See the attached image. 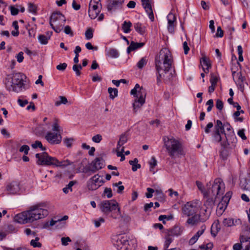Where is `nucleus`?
I'll use <instances>...</instances> for the list:
<instances>
[{"mask_svg": "<svg viewBox=\"0 0 250 250\" xmlns=\"http://www.w3.org/2000/svg\"><path fill=\"white\" fill-rule=\"evenodd\" d=\"M155 68L157 71V83L161 82V80L170 81L173 76L174 70L172 73L171 69L174 68L173 57L168 49H162L155 60Z\"/></svg>", "mask_w": 250, "mask_h": 250, "instance_id": "obj_1", "label": "nucleus"}, {"mask_svg": "<svg viewBox=\"0 0 250 250\" xmlns=\"http://www.w3.org/2000/svg\"><path fill=\"white\" fill-rule=\"evenodd\" d=\"M225 188V184L222 180L220 178H216L214 180L211 188H209L206 192L204 193V198H206L204 206L206 207L204 210L206 214L205 215H202V222H205L208 219L216 199L224 194Z\"/></svg>", "mask_w": 250, "mask_h": 250, "instance_id": "obj_2", "label": "nucleus"}, {"mask_svg": "<svg viewBox=\"0 0 250 250\" xmlns=\"http://www.w3.org/2000/svg\"><path fill=\"white\" fill-rule=\"evenodd\" d=\"M46 203H38L29 208V210L15 215L14 220L20 224L32 223L46 217L49 214Z\"/></svg>", "mask_w": 250, "mask_h": 250, "instance_id": "obj_3", "label": "nucleus"}, {"mask_svg": "<svg viewBox=\"0 0 250 250\" xmlns=\"http://www.w3.org/2000/svg\"><path fill=\"white\" fill-rule=\"evenodd\" d=\"M26 80V76L21 73L13 74L12 77L8 76L4 82L5 88L9 92H20L28 88Z\"/></svg>", "mask_w": 250, "mask_h": 250, "instance_id": "obj_4", "label": "nucleus"}, {"mask_svg": "<svg viewBox=\"0 0 250 250\" xmlns=\"http://www.w3.org/2000/svg\"><path fill=\"white\" fill-rule=\"evenodd\" d=\"M100 208L104 215L110 214V217L113 219H119L122 216L120 208L115 200L103 201L100 205Z\"/></svg>", "mask_w": 250, "mask_h": 250, "instance_id": "obj_5", "label": "nucleus"}, {"mask_svg": "<svg viewBox=\"0 0 250 250\" xmlns=\"http://www.w3.org/2000/svg\"><path fill=\"white\" fill-rule=\"evenodd\" d=\"M163 141L164 146L171 157L174 158L176 156L185 155L183 146L179 140L173 137L169 138L165 136L163 137Z\"/></svg>", "mask_w": 250, "mask_h": 250, "instance_id": "obj_6", "label": "nucleus"}, {"mask_svg": "<svg viewBox=\"0 0 250 250\" xmlns=\"http://www.w3.org/2000/svg\"><path fill=\"white\" fill-rule=\"evenodd\" d=\"M130 94L135 97L133 108L134 112H136L145 103L146 91L145 89L140 87V85L137 83L131 90Z\"/></svg>", "mask_w": 250, "mask_h": 250, "instance_id": "obj_7", "label": "nucleus"}, {"mask_svg": "<svg viewBox=\"0 0 250 250\" xmlns=\"http://www.w3.org/2000/svg\"><path fill=\"white\" fill-rule=\"evenodd\" d=\"M65 18L60 12L53 13L50 18V24L56 32L60 33L65 23Z\"/></svg>", "mask_w": 250, "mask_h": 250, "instance_id": "obj_8", "label": "nucleus"}, {"mask_svg": "<svg viewBox=\"0 0 250 250\" xmlns=\"http://www.w3.org/2000/svg\"><path fill=\"white\" fill-rule=\"evenodd\" d=\"M112 244L119 250H130V244L129 238L125 235H113L111 237Z\"/></svg>", "mask_w": 250, "mask_h": 250, "instance_id": "obj_9", "label": "nucleus"}, {"mask_svg": "<svg viewBox=\"0 0 250 250\" xmlns=\"http://www.w3.org/2000/svg\"><path fill=\"white\" fill-rule=\"evenodd\" d=\"M201 202L199 200H193L187 202L182 208L183 213L187 216L193 215L201 209Z\"/></svg>", "mask_w": 250, "mask_h": 250, "instance_id": "obj_10", "label": "nucleus"}, {"mask_svg": "<svg viewBox=\"0 0 250 250\" xmlns=\"http://www.w3.org/2000/svg\"><path fill=\"white\" fill-rule=\"evenodd\" d=\"M37 164L41 166H52L54 157L50 156L46 152L37 153L35 155Z\"/></svg>", "mask_w": 250, "mask_h": 250, "instance_id": "obj_11", "label": "nucleus"}, {"mask_svg": "<svg viewBox=\"0 0 250 250\" xmlns=\"http://www.w3.org/2000/svg\"><path fill=\"white\" fill-rule=\"evenodd\" d=\"M46 141L51 145H58L61 143L62 137L60 133L48 131L44 137Z\"/></svg>", "mask_w": 250, "mask_h": 250, "instance_id": "obj_12", "label": "nucleus"}, {"mask_svg": "<svg viewBox=\"0 0 250 250\" xmlns=\"http://www.w3.org/2000/svg\"><path fill=\"white\" fill-rule=\"evenodd\" d=\"M232 192L231 191L227 192L225 195L222 198L221 201L217 205V210L220 211L221 213L223 212L227 208L229 201L231 197Z\"/></svg>", "mask_w": 250, "mask_h": 250, "instance_id": "obj_13", "label": "nucleus"}, {"mask_svg": "<svg viewBox=\"0 0 250 250\" xmlns=\"http://www.w3.org/2000/svg\"><path fill=\"white\" fill-rule=\"evenodd\" d=\"M98 2L91 0L89 4L88 14L92 19H95L100 12L98 6Z\"/></svg>", "mask_w": 250, "mask_h": 250, "instance_id": "obj_14", "label": "nucleus"}, {"mask_svg": "<svg viewBox=\"0 0 250 250\" xmlns=\"http://www.w3.org/2000/svg\"><path fill=\"white\" fill-rule=\"evenodd\" d=\"M21 190L20 184L18 182L13 181L9 183L6 188V191L8 194H19Z\"/></svg>", "mask_w": 250, "mask_h": 250, "instance_id": "obj_15", "label": "nucleus"}, {"mask_svg": "<svg viewBox=\"0 0 250 250\" xmlns=\"http://www.w3.org/2000/svg\"><path fill=\"white\" fill-rule=\"evenodd\" d=\"M104 166V162L102 158H96L91 164L89 170L92 173L102 169Z\"/></svg>", "mask_w": 250, "mask_h": 250, "instance_id": "obj_16", "label": "nucleus"}, {"mask_svg": "<svg viewBox=\"0 0 250 250\" xmlns=\"http://www.w3.org/2000/svg\"><path fill=\"white\" fill-rule=\"evenodd\" d=\"M167 19L168 21L167 30L170 33L173 34L176 25V17L173 14L170 13L167 16Z\"/></svg>", "mask_w": 250, "mask_h": 250, "instance_id": "obj_17", "label": "nucleus"}, {"mask_svg": "<svg viewBox=\"0 0 250 250\" xmlns=\"http://www.w3.org/2000/svg\"><path fill=\"white\" fill-rule=\"evenodd\" d=\"M142 5L151 21L154 20V17L149 0H141Z\"/></svg>", "mask_w": 250, "mask_h": 250, "instance_id": "obj_18", "label": "nucleus"}, {"mask_svg": "<svg viewBox=\"0 0 250 250\" xmlns=\"http://www.w3.org/2000/svg\"><path fill=\"white\" fill-rule=\"evenodd\" d=\"M122 2L118 0H109L107 4V9L108 11L116 10L117 8L120 7Z\"/></svg>", "mask_w": 250, "mask_h": 250, "instance_id": "obj_19", "label": "nucleus"}, {"mask_svg": "<svg viewBox=\"0 0 250 250\" xmlns=\"http://www.w3.org/2000/svg\"><path fill=\"white\" fill-rule=\"evenodd\" d=\"M183 229H184L182 227L178 226H175L169 230L167 234L172 236L173 237L174 236H178L182 234Z\"/></svg>", "mask_w": 250, "mask_h": 250, "instance_id": "obj_20", "label": "nucleus"}, {"mask_svg": "<svg viewBox=\"0 0 250 250\" xmlns=\"http://www.w3.org/2000/svg\"><path fill=\"white\" fill-rule=\"evenodd\" d=\"M72 164L68 159L59 161L56 158L54 157L52 166L56 167H65Z\"/></svg>", "mask_w": 250, "mask_h": 250, "instance_id": "obj_21", "label": "nucleus"}, {"mask_svg": "<svg viewBox=\"0 0 250 250\" xmlns=\"http://www.w3.org/2000/svg\"><path fill=\"white\" fill-rule=\"evenodd\" d=\"M95 178H96V176H93L87 183V187L89 190H95L99 188V185L96 183Z\"/></svg>", "mask_w": 250, "mask_h": 250, "instance_id": "obj_22", "label": "nucleus"}, {"mask_svg": "<svg viewBox=\"0 0 250 250\" xmlns=\"http://www.w3.org/2000/svg\"><path fill=\"white\" fill-rule=\"evenodd\" d=\"M202 215V214L197 215L196 214H194L193 215H191V217L188 218V219L187 220V223L188 224L190 225L191 226L195 225L199 221H202V220H201Z\"/></svg>", "mask_w": 250, "mask_h": 250, "instance_id": "obj_23", "label": "nucleus"}, {"mask_svg": "<svg viewBox=\"0 0 250 250\" xmlns=\"http://www.w3.org/2000/svg\"><path fill=\"white\" fill-rule=\"evenodd\" d=\"M164 242L163 245V250H168L170 244L173 242L174 238L172 236L168 234L167 233L165 235L164 237Z\"/></svg>", "mask_w": 250, "mask_h": 250, "instance_id": "obj_24", "label": "nucleus"}, {"mask_svg": "<svg viewBox=\"0 0 250 250\" xmlns=\"http://www.w3.org/2000/svg\"><path fill=\"white\" fill-rule=\"evenodd\" d=\"M144 45V43L143 42H135L132 41L131 42L130 45L127 47V51L129 53L132 51L143 47Z\"/></svg>", "mask_w": 250, "mask_h": 250, "instance_id": "obj_25", "label": "nucleus"}, {"mask_svg": "<svg viewBox=\"0 0 250 250\" xmlns=\"http://www.w3.org/2000/svg\"><path fill=\"white\" fill-rule=\"evenodd\" d=\"M240 222V219L236 220L234 222V220L230 218H225L223 221V225L228 227H231L234 225H235L236 224Z\"/></svg>", "mask_w": 250, "mask_h": 250, "instance_id": "obj_26", "label": "nucleus"}, {"mask_svg": "<svg viewBox=\"0 0 250 250\" xmlns=\"http://www.w3.org/2000/svg\"><path fill=\"white\" fill-rule=\"evenodd\" d=\"M105 54L107 56L110 58H116L119 56L118 50L115 48H109L105 50Z\"/></svg>", "mask_w": 250, "mask_h": 250, "instance_id": "obj_27", "label": "nucleus"}, {"mask_svg": "<svg viewBox=\"0 0 250 250\" xmlns=\"http://www.w3.org/2000/svg\"><path fill=\"white\" fill-rule=\"evenodd\" d=\"M134 27L136 31L141 35H144L146 32V27L141 23H134Z\"/></svg>", "mask_w": 250, "mask_h": 250, "instance_id": "obj_28", "label": "nucleus"}, {"mask_svg": "<svg viewBox=\"0 0 250 250\" xmlns=\"http://www.w3.org/2000/svg\"><path fill=\"white\" fill-rule=\"evenodd\" d=\"M214 132L221 133L226 135L224 130V126L222 122L220 120H217L215 125V130Z\"/></svg>", "mask_w": 250, "mask_h": 250, "instance_id": "obj_29", "label": "nucleus"}, {"mask_svg": "<svg viewBox=\"0 0 250 250\" xmlns=\"http://www.w3.org/2000/svg\"><path fill=\"white\" fill-rule=\"evenodd\" d=\"M201 63L205 73H208L209 68L210 67V64L208 59L205 57L203 58L202 60L201 61Z\"/></svg>", "mask_w": 250, "mask_h": 250, "instance_id": "obj_30", "label": "nucleus"}, {"mask_svg": "<svg viewBox=\"0 0 250 250\" xmlns=\"http://www.w3.org/2000/svg\"><path fill=\"white\" fill-rule=\"evenodd\" d=\"M231 70L233 79L235 82H237L238 80H245V77L242 76L240 71L236 72L233 70V68H231Z\"/></svg>", "mask_w": 250, "mask_h": 250, "instance_id": "obj_31", "label": "nucleus"}, {"mask_svg": "<svg viewBox=\"0 0 250 250\" xmlns=\"http://www.w3.org/2000/svg\"><path fill=\"white\" fill-rule=\"evenodd\" d=\"M132 23L130 21H125L122 24V29L124 33H128L130 32V27L132 26Z\"/></svg>", "mask_w": 250, "mask_h": 250, "instance_id": "obj_32", "label": "nucleus"}, {"mask_svg": "<svg viewBox=\"0 0 250 250\" xmlns=\"http://www.w3.org/2000/svg\"><path fill=\"white\" fill-rule=\"evenodd\" d=\"M220 228L219 223L218 221L214 222L212 225L211 228V234L213 235L214 236L216 235L217 232L220 230Z\"/></svg>", "mask_w": 250, "mask_h": 250, "instance_id": "obj_33", "label": "nucleus"}, {"mask_svg": "<svg viewBox=\"0 0 250 250\" xmlns=\"http://www.w3.org/2000/svg\"><path fill=\"white\" fill-rule=\"evenodd\" d=\"M77 183L76 181H71L69 182L68 185L66 186L65 187L63 188L62 190L64 193L67 194L69 192V191H72V187Z\"/></svg>", "mask_w": 250, "mask_h": 250, "instance_id": "obj_34", "label": "nucleus"}, {"mask_svg": "<svg viewBox=\"0 0 250 250\" xmlns=\"http://www.w3.org/2000/svg\"><path fill=\"white\" fill-rule=\"evenodd\" d=\"M138 162V159L135 158L133 160H130L129 161V163L132 167V170L133 171H136L138 168H140L141 165L137 164Z\"/></svg>", "mask_w": 250, "mask_h": 250, "instance_id": "obj_35", "label": "nucleus"}, {"mask_svg": "<svg viewBox=\"0 0 250 250\" xmlns=\"http://www.w3.org/2000/svg\"><path fill=\"white\" fill-rule=\"evenodd\" d=\"M28 11L30 13H32L34 15L37 14V6L33 3H29L28 5Z\"/></svg>", "mask_w": 250, "mask_h": 250, "instance_id": "obj_36", "label": "nucleus"}, {"mask_svg": "<svg viewBox=\"0 0 250 250\" xmlns=\"http://www.w3.org/2000/svg\"><path fill=\"white\" fill-rule=\"evenodd\" d=\"M108 92L109 94V97L111 99H114L115 97L118 96V90L116 88L109 87Z\"/></svg>", "mask_w": 250, "mask_h": 250, "instance_id": "obj_37", "label": "nucleus"}, {"mask_svg": "<svg viewBox=\"0 0 250 250\" xmlns=\"http://www.w3.org/2000/svg\"><path fill=\"white\" fill-rule=\"evenodd\" d=\"M45 129L43 127V125H39L34 129L35 133L38 135H41L44 133Z\"/></svg>", "mask_w": 250, "mask_h": 250, "instance_id": "obj_38", "label": "nucleus"}, {"mask_svg": "<svg viewBox=\"0 0 250 250\" xmlns=\"http://www.w3.org/2000/svg\"><path fill=\"white\" fill-rule=\"evenodd\" d=\"M157 160L155 157H152L150 162H149V164L150 166V171L154 173L155 172L153 170L154 167L157 165Z\"/></svg>", "mask_w": 250, "mask_h": 250, "instance_id": "obj_39", "label": "nucleus"}, {"mask_svg": "<svg viewBox=\"0 0 250 250\" xmlns=\"http://www.w3.org/2000/svg\"><path fill=\"white\" fill-rule=\"evenodd\" d=\"M82 66L81 64H74L73 65L72 69L75 72L77 76H80L81 75V70Z\"/></svg>", "mask_w": 250, "mask_h": 250, "instance_id": "obj_40", "label": "nucleus"}, {"mask_svg": "<svg viewBox=\"0 0 250 250\" xmlns=\"http://www.w3.org/2000/svg\"><path fill=\"white\" fill-rule=\"evenodd\" d=\"M49 39L50 37H47L44 35H40L38 37V40L39 42L42 44H47Z\"/></svg>", "mask_w": 250, "mask_h": 250, "instance_id": "obj_41", "label": "nucleus"}, {"mask_svg": "<svg viewBox=\"0 0 250 250\" xmlns=\"http://www.w3.org/2000/svg\"><path fill=\"white\" fill-rule=\"evenodd\" d=\"M60 101H56L55 103V105L56 106H58L62 104H65L67 103V100L66 97L64 96H60Z\"/></svg>", "mask_w": 250, "mask_h": 250, "instance_id": "obj_42", "label": "nucleus"}, {"mask_svg": "<svg viewBox=\"0 0 250 250\" xmlns=\"http://www.w3.org/2000/svg\"><path fill=\"white\" fill-rule=\"evenodd\" d=\"M147 59L146 57L142 58L137 63V66L139 69H142L146 64Z\"/></svg>", "mask_w": 250, "mask_h": 250, "instance_id": "obj_43", "label": "nucleus"}, {"mask_svg": "<svg viewBox=\"0 0 250 250\" xmlns=\"http://www.w3.org/2000/svg\"><path fill=\"white\" fill-rule=\"evenodd\" d=\"M85 37L87 40L91 39L93 37V30L91 28H88L85 31Z\"/></svg>", "mask_w": 250, "mask_h": 250, "instance_id": "obj_44", "label": "nucleus"}, {"mask_svg": "<svg viewBox=\"0 0 250 250\" xmlns=\"http://www.w3.org/2000/svg\"><path fill=\"white\" fill-rule=\"evenodd\" d=\"M173 218L171 215H161L159 217V220L162 221L163 224H166L165 220H170L172 219Z\"/></svg>", "mask_w": 250, "mask_h": 250, "instance_id": "obj_45", "label": "nucleus"}, {"mask_svg": "<svg viewBox=\"0 0 250 250\" xmlns=\"http://www.w3.org/2000/svg\"><path fill=\"white\" fill-rule=\"evenodd\" d=\"M32 147L34 148H37L38 147L40 148L42 150H45V148L43 146L42 143L41 141H36L34 144L31 145Z\"/></svg>", "mask_w": 250, "mask_h": 250, "instance_id": "obj_46", "label": "nucleus"}, {"mask_svg": "<svg viewBox=\"0 0 250 250\" xmlns=\"http://www.w3.org/2000/svg\"><path fill=\"white\" fill-rule=\"evenodd\" d=\"M244 81L245 80H238L237 82H235L236 84H237L238 89L242 92H244V89H245V85H244Z\"/></svg>", "mask_w": 250, "mask_h": 250, "instance_id": "obj_47", "label": "nucleus"}, {"mask_svg": "<svg viewBox=\"0 0 250 250\" xmlns=\"http://www.w3.org/2000/svg\"><path fill=\"white\" fill-rule=\"evenodd\" d=\"M127 141V136L125 135L121 136L118 141V146H123Z\"/></svg>", "mask_w": 250, "mask_h": 250, "instance_id": "obj_48", "label": "nucleus"}, {"mask_svg": "<svg viewBox=\"0 0 250 250\" xmlns=\"http://www.w3.org/2000/svg\"><path fill=\"white\" fill-rule=\"evenodd\" d=\"M53 132L60 133V126L58 123V121L56 120L52 125Z\"/></svg>", "mask_w": 250, "mask_h": 250, "instance_id": "obj_49", "label": "nucleus"}, {"mask_svg": "<svg viewBox=\"0 0 250 250\" xmlns=\"http://www.w3.org/2000/svg\"><path fill=\"white\" fill-rule=\"evenodd\" d=\"M39 238L38 237H36L35 240H32L30 242V244L33 247H41L42 245L39 242Z\"/></svg>", "mask_w": 250, "mask_h": 250, "instance_id": "obj_50", "label": "nucleus"}, {"mask_svg": "<svg viewBox=\"0 0 250 250\" xmlns=\"http://www.w3.org/2000/svg\"><path fill=\"white\" fill-rule=\"evenodd\" d=\"M29 149H30V148L28 146L24 145L20 147L19 151L21 152H23L25 155H27L28 153Z\"/></svg>", "mask_w": 250, "mask_h": 250, "instance_id": "obj_51", "label": "nucleus"}, {"mask_svg": "<svg viewBox=\"0 0 250 250\" xmlns=\"http://www.w3.org/2000/svg\"><path fill=\"white\" fill-rule=\"evenodd\" d=\"M94 176H96V178H95V179L96 181V183H97L98 185H99V188L103 184L104 181L103 178L101 177V176H100L99 174H96Z\"/></svg>", "mask_w": 250, "mask_h": 250, "instance_id": "obj_52", "label": "nucleus"}, {"mask_svg": "<svg viewBox=\"0 0 250 250\" xmlns=\"http://www.w3.org/2000/svg\"><path fill=\"white\" fill-rule=\"evenodd\" d=\"M221 133L213 132V140L215 142H220L221 141L222 137L221 136Z\"/></svg>", "mask_w": 250, "mask_h": 250, "instance_id": "obj_53", "label": "nucleus"}, {"mask_svg": "<svg viewBox=\"0 0 250 250\" xmlns=\"http://www.w3.org/2000/svg\"><path fill=\"white\" fill-rule=\"evenodd\" d=\"M102 140V136L100 134H97L94 135L92 138L93 142L96 143H99Z\"/></svg>", "mask_w": 250, "mask_h": 250, "instance_id": "obj_54", "label": "nucleus"}, {"mask_svg": "<svg viewBox=\"0 0 250 250\" xmlns=\"http://www.w3.org/2000/svg\"><path fill=\"white\" fill-rule=\"evenodd\" d=\"M215 106H216V107L218 110H222L223 108V106H224V104L221 100L217 99L216 101Z\"/></svg>", "mask_w": 250, "mask_h": 250, "instance_id": "obj_55", "label": "nucleus"}, {"mask_svg": "<svg viewBox=\"0 0 250 250\" xmlns=\"http://www.w3.org/2000/svg\"><path fill=\"white\" fill-rule=\"evenodd\" d=\"M206 105H208L207 110V112H209L211 110V109L213 106V100L210 99L206 103Z\"/></svg>", "mask_w": 250, "mask_h": 250, "instance_id": "obj_56", "label": "nucleus"}, {"mask_svg": "<svg viewBox=\"0 0 250 250\" xmlns=\"http://www.w3.org/2000/svg\"><path fill=\"white\" fill-rule=\"evenodd\" d=\"M73 142V139L72 138H64L63 140V142L65 145L67 147H70L72 145V144Z\"/></svg>", "mask_w": 250, "mask_h": 250, "instance_id": "obj_57", "label": "nucleus"}, {"mask_svg": "<svg viewBox=\"0 0 250 250\" xmlns=\"http://www.w3.org/2000/svg\"><path fill=\"white\" fill-rule=\"evenodd\" d=\"M104 194L108 198H110L112 196V190L110 188H105L104 190Z\"/></svg>", "mask_w": 250, "mask_h": 250, "instance_id": "obj_58", "label": "nucleus"}, {"mask_svg": "<svg viewBox=\"0 0 250 250\" xmlns=\"http://www.w3.org/2000/svg\"><path fill=\"white\" fill-rule=\"evenodd\" d=\"M241 245H242V248L244 249V250H250V241L244 242V243H241Z\"/></svg>", "mask_w": 250, "mask_h": 250, "instance_id": "obj_59", "label": "nucleus"}, {"mask_svg": "<svg viewBox=\"0 0 250 250\" xmlns=\"http://www.w3.org/2000/svg\"><path fill=\"white\" fill-rule=\"evenodd\" d=\"M67 64L65 62L60 63L56 66L57 70L59 71H64L67 67Z\"/></svg>", "mask_w": 250, "mask_h": 250, "instance_id": "obj_60", "label": "nucleus"}, {"mask_svg": "<svg viewBox=\"0 0 250 250\" xmlns=\"http://www.w3.org/2000/svg\"><path fill=\"white\" fill-rule=\"evenodd\" d=\"M10 10L11 12V14L13 16H16L18 15L19 13V9L15 7L14 6H10Z\"/></svg>", "mask_w": 250, "mask_h": 250, "instance_id": "obj_61", "label": "nucleus"}, {"mask_svg": "<svg viewBox=\"0 0 250 250\" xmlns=\"http://www.w3.org/2000/svg\"><path fill=\"white\" fill-rule=\"evenodd\" d=\"M104 222V219L102 217H100L98 220L94 221L95 226L96 228L99 227L101 226V223Z\"/></svg>", "mask_w": 250, "mask_h": 250, "instance_id": "obj_62", "label": "nucleus"}, {"mask_svg": "<svg viewBox=\"0 0 250 250\" xmlns=\"http://www.w3.org/2000/svg\"><path fill=\"white\" fill-rule=\"evenodd\" d=\"M17 102L21 107L25 106L28 103V102L27 100H23L20 98L18 99Z\"/></svg>", "mask_w": 250, "mask_h": 250, "instance_id": "obj_63", "label": "nucleus"}, {"mask_svg": "<svg viewBox=\"0 0 250 250\" xmlns=\"http://www.w3.org/2000/svg\"><path fill=\"white\" fill-rule=\"evenodd\" d=\"M17 61L21 63L23 62L24 57H23V53L22 52H19L17 56H16Z\"/></svg>", "mask_w": 250, "mask_h": 250, "instance_id": "obj_64", "label": "nucleus"}]
</instances>
